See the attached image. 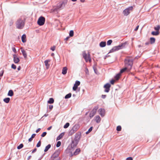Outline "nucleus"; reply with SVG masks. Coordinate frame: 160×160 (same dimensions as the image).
Masks as SVG:
<instances>
[{
	"label": "nucleus",
	"instance_id": "nucleus-27",
	"mask_svg": "<svg viewBox=\"0 0 160 160\" xmlns=\"http://www.w3.org/2000/svg\"><path fill=\"white\" fill-rule=\"evenodd\" d=\"M59 154V151H56L53 154V157L55 158H56L58 156Z\"/></svg>",
	"mask_w": 160,
	"mask_h": 160
},
{
	"label": "nucleus",
	"instance_id": "nucleus-26",
	"mask_svg": "<svg viewBox=\"0 0 160 160\" xmlns=\"http://www.w3.org/2000/svg\"><path fill=\"white\" fill-rule=\"evenodd\" d=\"M67 0H64L62 2H60L63 6V7H64L65 5L67 4Z\"/></svg>",
	"mask_w": 160,
	"mask_h": 160
},
{
	"label": "nucleus",
	"instance_id": "nucleus-32",
	"mask_svg": "<svg viewBox=\"0 0 160 160\" xmlns=\"http://www.w3.org/2000/svg\"><path fill=\"white\" fill-rule=\"evenodd\" d=\"M10 100V99L9 98H6L3 99V101L4 102L6 103H8Z\"/></svg>",
	"mask_w": 160,
	"mask_h": 160
},
{
	"label": "nucleus",
	"instance_id": "nucleus-48",
	"mask_svg": "<svg viewBox=\"0 0 160 160\" xmlns=\"http://www.w3.org/2000/svg\"><path fill=\"white\" fill-rule=\"evenodd\" d=\"M12 50L15 53L17 52V51L15 48L14 47L12 48Z\"/></svg>",
	"mask_w": 160,
	"mask_h": 160
},
{
	"label": "nucleus",
	"instance_id": "nucleus-55",
	"mask_svg": "<svg viewBox=\"0 0 160 160\" xmlns=\"http://www.w3.org/2000/svg\"><path fill=\"white\" fill-rule=\"evenodd\" d=\"M37 150V148H35L32 151V153H33L35 152H36V151Z\"/></svg>",
	"mask_w": 160,
	"mask_h": 160
},
{
	"label": "nucleus",
	"instance_id": "nucleus-54",
	"mask_svg": "<svg viewBox=\"0 0 160 160\" xmlns=\"http://www.w3.org/2000/svg\"><path fill=\"white\" fill-rule=\"evenodd\" d=\"M139 26L138 25V26H137L136 28H135L134 29V30L135 31H137L138 29V28H139Z\"/></svg>",
	"mask_w": 160,
	"mask_h": 160
},
{
	"label": "nucleus",
	"instance_id": "nucleus-20",
	"mask_svg": "<svg viewBox=\"0 0 160 160\" xmlns=\"http://www.w3.org/2000/svg\"><path fill=\"white\" fill-rule=\"evenodd\" d=\"M150 43L151 44H153L154 43L155 41V38L153 37L150 38Z\"/></svg>",
	"mask_w": 160,
	"mask_h": 160
},
{
	"label": "nucleus",
	"instance_id": "nucleus-49",
	"mask_svg": "<svg viewBox=\"0 0 160 160\" xmlns=\"http://www.w3.org/2000/svg\"><path fill=\"white\" fill-rule=\"evenodd\" d=\"M4 71L2 70L1 71V72L0 73V77H2Z\"/></svg>",
	"mask_w": 160,
	"mask_h": 160
},
{
	"label": "nucleus",
	"instance_id": "nucleus-9",
	"mask_svg": "<svg viewBox=\"0 0 160 160\" xmlns=\"http://www.w3.org/2000/svg\"><path fill=\"white\" fill-rule=\"evenodd\" d=\"M13 57L14 62L16 64L20 62V59L17 55L15 54H14L13 55Z\"/></svg>",
	"mask_w": 160,
	"mask_h": 160
},
{
	"label": "nucleus",
	"instance_id": "nucleus-42",
	"mask_svg": "<svg viewBox=\"0 0 160 160\" xmlns=\"http://www.w3.org/2000/svg\"><path fill=\"white\" fill-rule=\"evenodd\" d=\"M35 136H36V134H32V136H31V138H29L28 139V140H32V138H34L35 137Z\"/></svg>",
	"mask_w": 160,
	"mask_h": 160
},
{
	"label": "nucleus",
	"instance_id": "nucleus-64",
	"mask_svg": "<svg viewBox=\"0 0 160 160\" xmlns=\"http://www.w3.org/2000/svg\"><path fill=\"white\" fill-rule=\"evenodd\" d=\"M31 157H32V156H29L28 158V160H29V159H30L31 158Z\"/></svg>",
	"mask_w": 160,
	"mask_h": 160
},
{
	"label": "nucleus",
	"instance_id": "nucleus-18",
	"mask_svg": "<svg viewBox=\"0 0 160 160\" xmlns=\"http://www.w3.org/2000/svg\"><path fill=\"white\" fill-rule=\"evenodd\" d=\"M106 43L105 41H102L99 43V46L101 48H103L106 46Z\"/></svg>",
	"mask_w": 160,
	"mask_h": 160
},
{
	"label": "nucleus",
	"instance_id": "nucleus-50",
	"mask_svg": "<svg viewBox=\"0 0 160 160\" xmlns=\"http://www.w3.org/2000/svg\"><path fill=\"white\" fill-rule=\"evenodd\" d=\"M115 82V81L114 80H112L110 81V83L112 84H113Z\"/></svg>",
	"mask_w": 160,
	"mask_h": 160
},
{
	"label": "nucleus",
	"instance_id": "nucleus-36",
	"mask_svg": "<svg viewBox=\"0 0 160 160\" xmlns=\"http://www.w3.org/2000/svg\"><path fill=\"white\" fill-rule=\"evenodd\" d=\"M112 42V41L111 39L109 40L107 42V45L109 46V45H111V44Z\"/></svg>",
	"mask_w": 160,
	"mask_h": 160
},
{
	"label": "nucleus",
	"instance_id": "nucleus-44",
	"mask_svg": "<svg viewBox=\"0 0 160 160\" xmlns=\"http://www.w3.org/2000/svg\"><path fill=\"white\" fill-rule=\"evenodd\" d=\"M11 68L13 69H15L16 68V66L15 65L13 64L11 65Z\"/></svg>",
	"mask_w": 160,
	"mask_h": 160
},
{
	"label": "nucleus",
	"instance_id": "nucleus-35",
	"mask_svg": "<svg viewBox=\"0 0 160 160\" xmlns=\"http://www.w3.org/2000/svg\"><path fill=\"white\" fill-rule=\"evenodd\" d=\"M71 93H68V94L66 95L65 97V99H67V98H70L71 96Z\"/></svg>",
	"mask_w": 160,
	"mask_h": 160
},
{
	"label": "nucleus",
	"instance_id": "nucleus-31",
	"mask_svg": "<svg viewBox=\"0 0 160 160\" xmlns=\"http://www.w3.org/2000/svg\"><path fill=\"white\" fill-rule=\"evenodd\" d=\"M128 68L127 67H126L125 68L122 69L120 70V72H119L121 74V73L124 72L128 69Z\"/></svg>",
	"mask_w": 160,
	"mask_h": 160
},
{
	"label": "nucleus",
	"instance_id": "nucleus-16",
	"mask_svg": "<svg viewBox=\"0 0 160 160\" xmlns=\"http://www.w3.org/2000/svg\"><path fill=\"white\" fill-rule=\"evenodd\" d=\"M21 50V52L22 53L23 55L24 58H27V53L25 50H24L22 47L20 48Z\"/></svg>",
	"mask_w": 160,
	"mask_h": 160
},
{
	"label": "nucleus",
	"instance_id": "nucleus-29",
	"mask_svg": "<svg viewBox=\"0 0 160 160\" xmlns=\"http://www.w3.org/2000/svg\"><path fill=\"white\" fill-rule=\"evenodd\" d=\"M93 70H94L95 73L96 74H97L98 73V70H97L96 66L95 65H94V66H93Z\"/></svg>",
	"mask_w": 160,
	"mask_h": 160
},
{
	"label": "nucleus",
	"instance_id": "nucleus-38",
	"mask_svg": "<svg viewBox=\"0 0 160 160\" xmlns=\"http://www.w3.org/2000/svg\"><path fill=\"white\" fill-rule=\"evenodd\" d=\"M154 29L155 30L157 31H159V30L160 29V25H158L157 27H154Z\"/></svg>",
	"mask_w": 160,
	"mask_h": 160
},
{
	"label": "nucleus",
	"instance_id": "nucleus-39",
	"mask_svg": "<svg viewBox=\"0 0 160 160\" xmlns=\"http://www.w3.org/2000/svg\"><path fill=\"white\" fill-rule=\"evenodd\" d=\"M121 127L120 126H118L117 127L116 130L118 131H120L121 130Z\"/></svg>",
	"mask_w": 160,
	"mask_h": 160
},
{
	"label": "nucleus",
	"instance_id": "nucleus-5",
	"mask_svg": "<svg viewBox=\"0 0 160 160\" xmlns=\"http://www.w3.org/2000/svg\"><path fill=\"white\" fill-rule=\"evenodd\" d=\"M133 8L132 6H131L125 9L123 12V13L124 16H128L130 13V11L132 10Z\"/></svg>",
	"mask_w": 160,
	"mask_h": 160
},
{
	"label": "nucleus",
	"instance_id": "nucleus-11",
	"mask_svg": "<svg viewBox=\"0 0 160 160\" xmlns=\"http://www.w3.org/2000/svg\"><path fill=\"white\" fill-rule=\"evenodd\" d=\"M80 82L79 81H76L75 83L74 84V86L73 87V90L74 91H76L78 86L80 85Z\"/></svg>",
	"mask_w": 160,
	"mask_h": 160
},
{
	"label": "nucleus",
	"instance_id": "nucleus-19",
	"mask_svg": "<svg viewBox=\"0 0 160 160\" xmlns=\"http://www.w3.org/2000/svg\"><path fill=\"white\" fill-rule=\"evenodd\" d=\"M67 68L66 67H64L62 70V73L63 74L65 75L66 74L67 72Z\"/></svg>",
	"mask_w": 160,
	"mask_h": 160
},
{
	"label": "nucleus",
	"instance_id": "nucleus-61",
	"mask_svg": "<svg viewBox=\"0 0 160 160\" xmlns=\"http://www.w3.org/2000/svg\"><path fill=\"white\" fill-rule=\"evenodd\" d=\"M52 128V126L49 127L47 128V130H49L51 129Z\"/></svg>",
	"mask_w": 160,
	"mask_h": 160
},
{
	"label": "nucleus",
	"instance_id": "nucleus-59",
	"mask_svg": "<svg viewBox=\"0 0 160 160\" xmlns=\"http://www.w3.org/2000/svg\"><path fill=\"white\" fill-rule=\"evenodd\" d=\"M90 132V128L88 130V131L86 132V134H87Z\"/></svg>",
	"mask_w": 160,
	"mask_h": 160
},
{
	"label": "nucleus",
	"instance_id": "nucleus-58",
	"mask_svg": "<svg viewBox=\"0 0 160 160\" xmlns=\"http://www.w3.org/2000/svg\"><path fill=\"white\" fill-rule=\"evenodd\" d=\"M150 43V42L149 41L145 43V44L146 45H148Z\"/></svg>",
	"mask_w": 160,
	"mask_h": 160
},
{
	"label": "nucleus",
	"instance_id": "nucleus-2",
	"mask_svg": "<svg viewBox=\"0 0 160 160\" xmlns=\"http://www.w3.org/2000/svg\"><path fill=\"white\" fill-rule=\"evenodd\" d=\"M126 42L122 43L119 45L114 47L108 53L113 52H114L122 49L125 47Z\"/></svg>",
	"mask_w": 160,
	"mask_h": 160
},
{
	"label": "nucleus",
	"instance_id": "nucleus-47",
	"mask_svg": "<svg viewBox=\"0 0 160 160\" xmlns=\"http://www.w3.org/2000/svg\"><path fill=\"white\" fill-rule=\"evenodd\" d=\"M109 53H108L107 54L106 56H105L104 58V59H105L107 58H108L110 57V55H109L108 54Z\"/></svg>",
	"mask_w": 160,
	"mask_h": 160
},
{
	"label": "nucleus",
	"instance_id": "nucleus-8",
	"mask_svg": "<svg viewBox=\"0 0 160 160\" xmlns=\"http://www.w3.org/2000/svg\"><path fill=\"white\" fill-rule=\"evenodd\" d=\"M111 86L110 84L109 83H107L105 84L104 86V88H105L104 91V92H109L110 90Z\"/></svg>",
	"mask_w": 160,
	"mask_h": 160
},
{
	"label": "nucleus",
	"instance_id": "nucleus-45",
	"mask_svg": "<svg viewBox=\"0 0 160 160\" xmlns=\"http://www.w3.org/2000/svg\"><path fill=\"white\" fill-rule=\"evenodd\" d=\"M56 47L55 46H53L51 48V50L52 51H54Z\"/></svg>",
	"mask_w": 160,
	"mask_h": 160
},
{
	"label": "nucleus",
	"instance_id": "nucleus-52",
	"mask_svg": "<svg viewBox=\"0 0 160 160\" xmlns=\"http://www.w3.org/2000/svg\"><path fill=\"white\" fill-rule=\"evenodd\" d=\"M106 96H107L106 95H102L101 97L103 99H104L106 98Z\"/></svg>",
	"mask_w": 160,
	"mask_h": 160
},
{
	"label": "nucleus",
	"instance_id": "nucleus-14",
	"mask_svg": "<svg viewBox=\"0 0 160 160\" xmlns=\"http://www.w3.org/2000/svg\"><path fill=\"white\" fill-rule=\"evenodd\" d=\"M83 56L86 62H90V58L89 56L87 57V54L86 53H83Z\"/></svg>",
	"mask_w": 160,
	"mask_h": 160
},
{
	"label": "nucleus",
	"instance_id": "nucleus-15",
	"mask_svg": "<svg viewBox=\"0 0 160 160\" xmlns=\"http://www.w3.org/2000/svg\"><path fill=\"white\" fill-rule=\"evenodd\" d=\"M81 134L80 132H78L76 134L75 140H79L80 139Z\"/></svg>",
	"mask_w": 160,
	"mask_h": 160
},
{
	"label": "nucleus",
	"instance_id": "nucleus-34",
	"mask_svg": "<svg viewBox=\"0 0 160 160\" xmlns=\"http://www.w3.org/2000/svg\"><path fill=\"white\" fill-rule=\"evenodd\" d=\"M69 35L70 37H72L74 35V32L73 30H72L70 31L69 33Z\"/></svg>",
	"mask_w": 160,
	"mask_h": 160
},
{
	"label": "nucleus",
	"instance_id": "nucleus-24",
	"mask_svg": "<svg viewBox=\"0 0 160 160\" xmlns=\"http://www.w3.org/2000/svg\"><path fill=\"white\" fill-rule=\"evenodd\" d=\"M159 31H152L151 32V34L153 35L157 36L159 35Z\"/></svg>",
	"mask_w": 160,
	"mask_h": 160
},
{
	"label": "nucleus",
	"instance_id": "nucleus-40",
	"mask_svg": "<svg viewBox=\"0 0 160 160\" xmlns=\"http://www.w3.org/2000/svg\"><path fill=\"white\" fill-rule=\"evenodd\" d=\"M69 123L68 122H67L65 124L64 126V128H68L69 125Z\"/></svg>",
	"mask_w": 160,
	"mask_h": 160
},
{
	"label": "nucleus",
	"instance_id": "nucleus-6",
	"mask_svg": "<svg viewBox=\"0 0 160 160\" xmlns=\"http://www.w3.org/2000/svg\"><path fill=\"white\" fill-rule=\"evenodd\" d=\"M45 22V18L41 16L38 19L37 23L40 26L43 25Z\"/></svg>",
	"mask_w": 160,
	"mask_h": 160
},
{
	"label": "nucleus",
	"instance_id": "nucleus-12",
	"mask_svg": "<svg viewBox=\"0 0 160 160\" xmlns=\"http://www.w3.org/2000/svg\"><path fill=\"white\" fill-rule=\"evenodd\" d=\"M105 110L104 109L102 108H100L98 110L99 113L101 117H103L104 116Z\"/></svg>",
	"mask_w": 160,
	"mask_h": 160
},
{
	"label": "nucleus",
	"instance_id": "nucleus-10",
	"mask_svg": "<svg viewBox=\"0 0 160 160\" xmlns=\"http://www.w3.org/2000/svg\"><path fill=\"white\" fill-rule=\"evenodd\" d=\"M98 107V106H95L94 108L91 112V118L93 117L96 113Z\"/></svg>",
	"mask_w": 160,
	"mask_h": 160
},
{
	"label": "nucleus",
	"instance_id": "nucleus-1",
	"mask_svg": "<svg viewBox=\"0 0 160 160\" xmlns=\"http://www.w3.org/2000/svg\"><path fill=\"white\" fill-rule=\"evenodd\" d=\"M26 18L24 16H22L18 18L16 22V28L19 29H22L23 28L24 25Z\"/></svg>",
	"mask_w": 160,
	"mask_h": 160
},
{
	"label": "nucleus",
	"instance_id": "nucleus-13",
	"mask_svg": "<svg viewBox=\"0 0 160 160\" xmlns=\"http://www.w3.org/2000/svg\"><path fill=\"white\" fill-rule=\"evenodd\" d=\"M94 120L97 123H99L101 120V118L99 115H97L94 118Z\"/></svg>",
	"mask_w": 160,
	"mask_h": 160
},
{
	"label": "nucleus",
	"instance_id": "nucleus-3",
	"mask_svg": "<svg viewBox=\"0 0 160 160\" xmlns=\"http://www.w3.org/2000/svg\"><path fill=\"white\" fill-rule=\"evenodd\" d=\"M125 65L128 69H130L133 64V61L130 59H126L124 60Z\"/></svg>",
	"mask_w": 160,
	"mask_h": 160
},
{
	"label": "nucleus",
	"instance_id": "nucleus-33",
	"mask_svg": "<svg viewBox=\"0 0 160 160\" xmlns=\"http://www.w3.org/2000/svg\"><path fill=\"white\" fill-rule=\"evenodd\" d=\"M62 7H63V6L61 3L60 2H59L57 6V9H59L61 8Z\"/></svg>",
	"mask_w": 160,
	"mask_h": 160
},
{
	"label": "nucleus",
	"instance_id": "nucleus-23",
	"mask_svg": "<svg viewBox=\"0 0 160 160\" xmlns=\"http://www.w3.org/2000/svg\"><path fill=\"white\" fill-rule=\"evenodd\" d=\"M22 41L23 42H26V35L25 34H23L22 35Z\"/></svg>",
	"mask_w": 160,
	"mask_h": 160
},
{
	"label": "nucleus",
	"instance_id": "nucleus-25",
	"mask_svg": "<svg viewBox=\"0 0 160 160\" xmlns=\"http://www.w3.org/2000/svg\"><path fill=\"white\" fill-rule=\"evenodd\" d=\"M14 93L12 90H10L8 91V95L10 96H12L13 95Z\"/></svg>",
	"mask_w": 160,
	"mask_h": 160
},
{
	"label": "nucleus",
	"instance_id": "nucleus-60",
	"mask_svg": "<svg viewBox=\"0 0 160 160\" xmlns=\"http://www.w3.org/2000/svg\"><path fill=\"white\" fill-rule=\"evenodd\" d=\"M13 21L12 20L10 22V25H12L13 23Z\"/></svg>",
	"mask_w": 160,
	"mask_h": 160
},
{
	"label": "nucleus",
	"instance_id": "nucleus-56",
	"mask_svg": "<svg viewBox=\"0 0 160 160\" xmlns=\"http://www.w3.org/2000/svg\"><path fill=\"white\" fill-rule=\"evenodd\" d=\"M44 155V154L42 155L40 158H39L38 160H41V159L43 158Z\"/></svg>",
	"mask_w": 160,
	"mask_h": 160
},
{
	"label": "nucleus",
	"instance_id": "nucleus-37",
	"mask_svg": "<svg viewBox=\"0 0 160 160\" xmlns=\"http://www.w3.org/2000/svg\"><path fill=\"white\" fill-rule=\"evenodd\" d=\"M23 147V144H20L19 146L17 147V149H20L22 148Z\"/></svg>",
	"mask_w": 160,
	"mask_h": 160
},
{
	"label": "nucleus",
	"instance_id": "nucleus-41",
	"mask_svg": "<svg viewBox=\"0 0 160 160\" xmlns=\"http://www.w3.org/2000/svg\"><path fill=\"white\" fill-rule=\"evenodd\" d=\"M61 144V142L60 141H58L56 144V147H59L60 146Z\"/></svg>",
	"mask_w": 160,
	"mask_h": 160
},
{
	"label": "nucleus",
	"instance_id": "nucleus-62",
	"mask_svg": "<svg viewBox=\"0 0 160 160\" xmlns=\"http://www.w3.org/2000/svg\"><path fill=\"white\" fill-rule=\"evenodd\" d=\"M69 38V37H68L66 38H65V40H66V41H67Z\"/></svg>",
	"mask_w": 160,
	"mask_h": 160
},
{
	"label": "nucleus",
	"instance_id": "nucleus-53",
	"mask_svg": "<svg viewBox=\"0 0 160 160\" xmlns=\"http://www.w3.org/2000/svg\"><path fill=\"white\" fill-rule=\"evenodd\" d=\"M53 108V106L52 105H50L49 106V108L51 110H52Z\"/></svg>",
	"mask_w": 160,
	"mask_h": 160
},
{
	"label": "nucleus",
	"instance_id": "nucleus-43",
	"mask_svg": "<svg viewBox=\"0 0 160 160\" xmlns=\"http://www.w3.org/2000/svg\"><path fill=\"white\" fill-rule=\"evenodd\" d=\"M41 145V141H39L38 142L36 146L37 147H39Z\"/></svg>",
	"mask_w": 160,
	"mask_h": 160
},
{
	"label": "nucleus",
	"instance_id": "nucleus-30",
	"mask_svg": "<svg viewBox=\"0 0 160 160\" xmlns=\"http://www.w3.org/2000/svg\"><path fill=\"white\" fill-rule=\"evenodd\" d=\"M54 99L52 98H49V100L48 101V102L49 104L53 103L54 102Z\"/></svg>",
	"mask_w": 160,
	"mask_h": 160
},
{
	"label": "nucleus",
	"instance_id": "nucleus-4",
	"mask_svg": "<svg viewBox=\"0 0 160 160\" xmlns=\"http://www.w3.org/2000/svg\"><path fill=\"white\" fill-rule=\"evenodd\" d=\"M78 143V141H72L71 144L68 147V149L70 151L73 150V148L76 147Z\"/></svg>",
	"mask_w": 160,
	"mask_h": 160
},
{
	"label": "nucleus",
	"instance_id": "nucleus-28",
	"mask_svg": "<svg viewBox=\"0 0 160 160\" xmlns=\"http://www.w3.org/2000/svg\"><path fill=\"white\" fill-rule=\"evenodd\" d=\"M51 147V145L50 144H49L47 146H46L45 147V149L44 150V151L45 152H47L49 149Z\"/></svg>",
	"mask_w": 160,
	"mask_h": 160
},
{
	"label": "nucleus",
	"instance_id": "nucleus-57",
	"mask_svg": "<svg viewBox=\"0 0 160 160\" xmlns=\"http://www.w3.org/2000/svg\"><path fill=\"white\" fill-rule=\"evenodd\" d=\"M41 130V128H38L36 131V133H38V132Z\"/></svg>",
	"mask_w": 160,
	"mask_h": 160
},
{
	"label": "nucleus",
	"instance_id": "nucleus-63",
	"mask_svg": "<svg viewBox=\"0 0 160 160\" xmlns=\"http://www.w3.org/2000/svg\"><path fill=\"white\" fill-rule=\"evenodd\" d=\"M20 69H21V67H20V66H19L18 68V71H19L20 70Z\"/></svg>",
	"mask_w": 160,
	"mask_h": 160
},
{
	"label": "nucleus",
	"instance_id": "nucleus-22",
	"mask_svg": "<svg viewBox=\"0 0 160 160\" xmlns=\"http://www.w3.org/2000/svg\"><path fill=\"white\" fill-rule=\"evenodd\" d=\"M121 75V74L120 73H119L118 74H117L114 77V78L116 80H118Z\"/></svg>",
	"mask_w": 160,
	"mask_h": 160
},
{
	"label": "nucleus",
	"instance_id": "nucleus-7",
	"mask_svg": "<svg viewBox=\"0 0 160 160\" xmlns=\"http://www.w3.org/2000/svg\"><path fill=\"white\" fill-rule=\"evenodd\" d=\"M81 150L80 148H78L76 149L75 152H73V153H72V152H71L70 154H69V156L70 157H72L73 156H76L80 152Z\"/></svg>",
	"mask_w": 160,
	"mask_h": 160
},
{
	"label": "nucleus",
	"instance_id": "nucleus-51",
	"mask_svg": "<svg viewBox=\"0 0 160 160\" xmlns=\"http://www.w3.org/2000/svg\"><path fill=\"white\" fill-rule=\"evenodd\" d=\"M132 157H129L127 158L126 160H132Z\"/></svg>",
	"mask_w": 160,
	"mask_h": 160
},
{
	"label": "nucleus",
	"instance_id": "nucleus-21",
	"mask_svg": "<svg viewBox=\"0 0 160 160\" xmlns=\"http://www.w3.org/2000/svg\"><path fill=\"white\" fill-rule=\"evenodd\" d=\"M64 132H62L61 133L59 136L57 137L56 140H59L62 139V137L64 135Z\"/></svg>",
	"mask_w": 160,
	"mask_h": 160
},
{
	"label": "nucleus",
	"instance_id": "nucleus-46",
	"mask_svg": "<svg viewBox=\"0 0 160 160\" xmlns=\"http://www.w3.org/2000/svg\"><path fill=\"white\" fill-rule=\"evenodd\" d=\"M47 134V132H43L41 135V136L42 137H44L46 136Z\"/></svg>",
	"mask_w": 160,
	"mask_h": 160
},
{
	"label": "nucleus",
	"instance_id": "nucleus-17",
	"mask_svg": "<svg viewBox=\"0 0 160 160\" xmlns=\"http://www.w3.org/2000/svg\"><path fill=\"white\" fill-rule=\"evenodd\" d=\"M50 61V60H49V59L46 60H45L44 61V63H45V66L46 67L47 69H48V68H49V67L50 65L48 63V62H49Z\"/></svg>",
	"mask_w": 160,
	"mask_h": 160
}]
</instances>
